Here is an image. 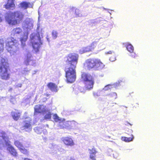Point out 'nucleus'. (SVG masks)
Wrapping results in <instances>:
<instances>
[{
    "label": "nucleus",
    "mask_w": 160,
    "mask_h": 160,
    "mask_svg": "<svg viewBox=\"0 0 160 160\" xmlns=\"http://www.w3.org/2000/svg\"><path fill=\"white\" fill-rule=\"evenodd\" d=\"M1 16H2V15L0 13V22L2 21Z\"/></svg>",
    "instance_id": "4c0bfd02"
},
{
    "label": "nucleus",
    "mask_w": 160,
    "mask_h": 160,
    "mask_svg": "<svg viewBox=\"0 0 160 160\" xmlns=\"http://www.w3.org/2000/svg\"><path fill=\"white\" fill-rule=\"evenodd\" d=\"M0 160H2L1 159H0Z\"/></svg>",
    "instance_id": "8fccbe9b"
},
{
    "label": "nucleus",
    "mask_w": 160,
    "mask_h": 160,
    "mask_svg": "<svg viewBox=\"0 0 160 160\" xmlns=\"http://www.w3.org/2000/svg\"><path fill=\"white\" fill-rule=\"evenodd\" d=\"M14 145L19 149L21 148H23V145L22 143L18 140H16L14 142Z\"/></svg>",
    "instance_id": "393cba45"
},
{
    "label": "nucleus",
    "mask_w": 160,
    "mask_h": 160,
    "mask_svg": "<svg viewBox=\"0 0 160 160\" xmlns=\"http://www.w3.org/2000/svg\"><path fill=\"white\" fill-rule=\"evenodd\" d=\"M14 7V0H8L7 4L5 5V8L7 9L12 10Z\"/></svg>",
    "instance_id": "f3484780"
},
{
    "label": "nucleus",
    "mask_w": 160,
    "mask_h": 160,
    "mask_svg": "<svg viewBox=\"0 0 160 160\" xmlns=\"http://www.w3.org/2000/svg\"><path fill=\"white\" fill-rule=\"evenodd\" d=\"M1 138H2L3 139V141H2V143L4 144L3 146L2 147V148L5 146H8L7 149L12 155L14 156H18V153L16 150L11 145L10 142L8 140V137L6 136L1 137Z\"/></svg>",
    "instance_id": "9d476101"
},
{
    "label": "nucleus",
    "mask_w": 160,
    "mask_h": 160,
    "mask_svg": "<svg viewBox=\"0 0 160 160\" xmlns=\"http://www.w3.org/2000/svg\"><path fill=\"white\" fill-rule=\"evenodd\" d=\"M23 17L22 13L19 11L14 13L9 12L5 15V19L10 25H14L21 20Z\"/></svg>",
    "instance_id": "423d86ee"
},
{
    "label": "nucleus",
    "mask_w": 160,
    "mask_h": 160,
    "mask_svg": "<svg viewBox=\"0 0 160 160\" xmlns=\"http://www.w3.org/2000/svg\"><path fill=\"white\" fill-rule=\"evenodd\" d=\"M39 26L37 28V32L33 33L30 36L31 42L32 43L34 51L36 53H38L39 51L41 45L42 44V40L43 38V32L41 29L40 32L39 31Z\"/></svg>",
    "instance_id": "20e7f679"
},
{
    "label": "nucleus",
    "mask_w": 160,
    "mask_h": 160,
    "mask_svg": "<svg viewBox=\"0 0 160 160\" xmlns=\"http://www.w3.org/2000/svg\"><path fill=\"white\" fill-rule=\"evenodd\" d=\"M20 150L21 152L24 154H28V152L26 149L24 148L23 146V148H20Z\"/></svg>",
    "instance_id": "7c9ffc66"
},
{
    "label": "nucleus",
    "mask_w": 160,
    "mask_h": 160,
    "mask_svg": "<svg viewBox=\"0 0 160 160\" xmlns=\"http://www.w3.org/2000/svg\"><path fill=\"white\" fill-rule=\"evenodd\" d=\"M48 147L51 149L55 150L57 148L58 146L54 143H50L48 145Z\"/></svg>",
    "instance_id": "c85d7f7f"
},
{
    "label": "nucleus",
    "mask_w": 160,
    "mask_h": 160,
    "mask_svg": "<svg viewBox=\"0 0 160 160\" xmlns=\"http://www.w3.org/2000/svg\"><path fill=\"white\" fill-rule=\"evenodd\" d=\"M62 140L66 145L72 146L74 144L73 140L71 138L66 137L64 138Z\"/></svg>",
    "instance_id": "dca6fc26"
},
{
    "label": "nucleus",
    "mask_w": 160,
    "mask_h": 160,
    "mask_svg": "<svg viewBox=\"0 0 160 160\" xmlns=\"http://www.w3.org/2000/svg\"><path fill=\"white\" fill-rule=\"evenodd\" d=\"M48 86L52 92H57L58 91L57 86L54 83H49L48 85Z\"/></svg>",
    "instance_id": "6ab92c4d"
},
{
    "label": "nucleus",
    "mask_w": 160,
    "mask_h": 160,
    "mask_svg": "<svg viewBox=\"0 0 160 160\" xmlns=\"http://www.w3.org/2000/svg\"><path fill=\"white\" fill-rule=\"evenodd\" d=\"M19 43L14 38L8 39L6 44V48L11 56L15 55L18 50Z\"/></svg>",
    "instance_id": "1a4fd4ad"
},
{
    "label": "nucleus",
    "mask_w": 160,
    "mask_h": 160,
    "mask_svg": "<svg viewBox=\"0 0 160 160\" xmlns=\"http://www.w3.org/2000/svg\"><path fill=\"white\" fill-rule=\"evenodd\" d=\"M13 118L15 120H17L19 118L20 114L19 113L12 112L11 113Z\"/></svg>",
    "instance_id": "5701e85b"
},
{
    "label": "nucleus",
    "mask_w": 160,
    "mask_h": 160,
    "mask_svg": "<svg viewBox=\"0 0 160 160\" xmlns=\"http://www.w3.org/2000/svg\"><path fill=\"white\" fill-rule=\"evenodd\" d=\"M126 48L128 51L130 52H133L134 51V48L131 44H128L127 45Z\"/></svg>",
    "instance_id": "b1692460"
},
{
    "label": "nucleus",
    "mask_w": 160,
    "mask_h": 160,
    "mask_svg": "<svg viewBox=\"0 0 160 160\" xmlns=\"http://www.w3.org/2000/svg\"><path fill=\"white\" fill-rule=\"evenodd\" d=\"M3 137H6L5 134L3 135L2 136H0V149H1L2 148V147L3 146L4 144L2 143V141H3V139L2 138H1V137L2 138Z\"/></svg>",
    "instance_id": "72a5a7b5"
},
{
    "label": "nucleus",
    "mask_w": 160,
    "mask_h": 160,
    "mask_svg": "<svg viewBox=\"0 0 160 160\" xmlns=\"http://www.w3.org/2000/svg\"><path fill=\"white\" fill-rule=\"evenodd\" d=\"M33 23V20L29 18H26L22 23V27L23 29L26 30L27 31V32L24 33L23 35L20 38L21 46L23 49L26 46L25 42L28 38V30L32 28Z\"/></svg>",
    "instance_id": "39448f33"
},
{
    "label": "nucleus",
    "mask_w": 160,
    "mask_h": 160,
    "mask_svg": "<svg viewBox=\"0 0 160 160\" xmlns=\"http://www.w3.org/2000/svg\"><path fill=\"white\" fill-rule=\"evenodd\" d=\"M35 114L37 113L43 112L46 111L45 106L43 105H37L34 107Z\"/></svg>",
    "instance_id": "4468645a"
},
{
    "label": "nucleus",
    "mask_w": 160,
    "mask_h": 160,
    "mask_svg": "<svg viewBox=\"0 0 160 160\" xmlns=\"http://www.w3.org/2000/svg\"><path fill=\"white\" fill-rule=\"evenodd\" d=\"M133 58H135V56H134L133 57Z\"/></svg>",
    "instance_id": "de8ad7c7"
},
{
    "label": "nucleus",
    "mask_w": 160,
    "mask_h": 160,
    "mask_svg": "<svg viewBox=\"0 0 160 160\" xmlns=\"http://www.w3.org/2000/svg\"><path fill=\"white\" fill-rule=\"evenodd\" d=\"M132 130H130V133L131 137L129 138L126 137H122V140L125 142H129L132 141L133 139V137L132 134Z\"/></svg>",
    "instance_id": "aec40b11"
},
{
    "label": "nucleus",
    "mask_w": 160,
    "mask_h": 160,
    "mask_svg": "<svg viewBox=\"0 0 160 160\" xmlns=\"http://www.w3.org/2000/svg\"><path fill=\"white\" fill-rule=\"evenodd\" d=\"M107 53V54H112V51H109Z\"/></svg>",
    "instance_id": "58836bf2"
},
{
    "label": "nucleus",
    "mask_w": 160,
    "mask_h": 160,
    "mask_svg": "<svg viewBox=\"0 0 160 160\" xmlns=\"http://www.w3.org/2000/svg\"><path fill=\"white\" fill-rule=\"evenodd\" d=\"M52 114L50 112H46L45 115L44 116V119H45L50 120L51 118Z\"/></svg>",
    "instance_id": "bb28decb"
},
{
    "label": "nucleus",
    "mask_w": 160,
    "mask_h": 160,
    "mask_svg": "<svg viewBox=\"0 0 160 160\" xmlns=\"http://www.w3.org/2000/svg\"><path fill=\"white\" fill-rule=\"evenodd\" d=\"M78 93H79V92H78V93H77V92H76L75 93V94H78Z\"/></svg>",
    "instance_id": "a18cd8bd"
},
{
    "label": "nucleus",
    "mask_w": 160,
    "mask_h": 160,
    "mask_svg": "<svg viewBox=\"0 0 160 160\" xmlns=\"http://www.w3.org/2000/svg\"><path fill=\"white\" fill-rule=\"evenodd\" d=\"M70 160H75L73 158H71Z\"/></svg>",
    "instance_id": "37998d69"
},
{
    "label": "nucleus",
    "mask_w": 160,
    "mask_h": 160,
    "mask_svg": "<svg viewBox=\"0 0 160 160\" xmlns=\"http://www.w3.org/2000/svg\"><path fill=\"white\" fill-rule=\"evenodd\" d=\"M2 98H1V97H0V101L1 100V99H2Z\"/></svg>",
    "instance_id": "c03bdc74"
},
{
    "label": "nucleus",
    "mask_w": 160,
    "mask_h": 160,
    "mask_svg": "<svg viewBox=\"0 0 160 160\" xmlns=\"http://www.w3.org/2000/svg\"><path fill=\"white\" fill-rule=\"evenodd\" d=\"M17 86H18V87H19L21 88L22 87V84H18L17 85Z\"/></svg>",
    "instance_id": "e433bc0d"
},
{
    "label": "nucleus",
    "mask_w": 160,
    "mask_h": 160,
    "mask_svg": "<svg viewBox=\"0 0 160 160\" xmlns=\"http://www.w3.org/2000/svg\"><path fill=\"white\" fill-rule=\"evenodd\" d=\"M24 160H32L30 159H28V158H26L24 159Z\"/></svg>",
    "instance_id": "ea45409f"
},
{
    "label": "nucleus",
    "mask_w": 160,
    "mask_h": 160,
    "mask_svg": "<svg viewBox=\"0 0 160 160\" xmlns=\"http://www.w3.org/2000/svg\"><path fill=\"white\" fill-rule=\"evenodd\" d=\"M34 130L35 132L38 134H41L42 131V129L39 127L35 128Z\"/></svg>",
    "instance_id": "cd10ccee"
},
{
    "label": "nucleus",
    "mask_w": 160,
    "mask_h": 160,
    "mask_svg": "<svg viewBox=\"0 0 160 160\" xmlns=\"http://www.w3.org/2000/svg\"><path fill=\"white\" fill-rule=\"evenodd\" d=\"M90 151V158L92 160H96V154L97 152L95 148H92L91 149H89Z\"/></svg>",
    "instance_id": "a211bd4d"
},
{
    "label": "nucleus",
    "mask_w": 160,
    "mask_h": 160,
    "mask_svg": "<svg viewBox=\"0 0 160 160\" xmlns=\"http://www.w3.org/2000/svg\"><path fill=\"white\" fill-rule=\"evenodd\" d=\"M111 98H113L114 99H116L117 97V94L116 92H113L108 95Z\"/></svg>",
    "instance_id": "2f4dec72"
},
{
    "label": "nucleus",
    "mask_w": 160,
    "mask_h": 160,
    "mask_svg": "<svg viewBox=\"0 0 160 160\" xmlns=\"http://www.w3.org/2000/svg\"><path fill=\"white\" fill-rule=\"evenodd\" d=\"M29 72V71L27 68H24L22 71V73L25 75L28 74Z\"/></svg>",
    "instance_id": "473e14b6"
},
{
    "label": "nucleus",
    "mask_w": 160,
    "mask_h": 160,
    "mask_svg": "<svg viewBox=\"0 0 160 160\" xmlns=\"http://www.w3.org/2000/svg\"><path fill=\"white\" fill-rule=\"evenodd\" d=\"M31 121L30 118H26L22 124L21 129L28 132H30L32 130Z\"/></svg>",
    "instance_id": "9b49d317"
},
{
    "label": "nucleus",
    "mask_w": 160,
    "mask_h": 160,
    "mask_svg": "<svg viewBox=\"0 0 160 160\" xmlns=\"http://www.w3.org/2000/svg\"><path fill=\"white\" fill-rule=\"evenodd\" d=\"M12 90V88H11V89H10V90Z\"/></svg>",
    "instance_id": "09e8293b"
},
{
    "label": "nucleus",
    "mask_w": 160,
    "mask_h": 160,
    "mask_svg": "<svg viewBox=\"0 0 160 160\" xmlns=\"http://www.w3.org/2000/svg\"><path fill=\"white\" fill-rule=\"evenodd\" d=\"M58 33L56 31H53L52 33V38L53 39H55L58 37Z\"/></svg>",
    "instance_id": "c756f323"
},
{
    "label": "nucleus",
    "mask_w": 160,
    "mask_h": 160,
    "mask_svg": "<svg viewBox=\"0 0 160 160\" xmlns=\"http://www.w3.org/2000/svg\"><path fill=\"white\" fill-rule=\"evenodd\" d=\"M14 100V99H11V100L10 101H11V102H13V101Z\"/></svg>",
    "instance_id": "a19ab883"
},
{
    "label": "nucleus",
    "mask_w": 160,
    "mask_h": 160,
    "mask_svg": "<svg viewBox=\"0 0 160 160\" xmlns=\"http://www.w3.org/2000/svg\"><path fill=\"white\" fill-rule=\"evenodd\" d=\"M84 66L89 70L94 68L99 70L103 68L104 65L100 59L90 58L86 60Z\"/></svg>",
    "instance_id": "0eeeda50"
},
{
    "label": "nucleus",
    "mask_w": 160,
    "mask_h": 160,
    "mask_svg": "<svg viewBox=\"0 0 160 160\" xmlns=\"http://www.w3.org/2000/svg\"><path fill=\"white\" fill-rule=\"evenodd\" d=\"M110 60H111V58H110ZM113 60H112V61H113Z\"/></svg>",
    "instance_id": "49530a36"
},
{
    "label": "nucleus",
    "mask_w": 160,
    "mask_h": 160,
    "mask_svg": "<svg viewBox=\"0 0 160 160\" xmlns=\"http://www.w3.org/2000/svg\"><path fill=\"white\" fill-rule=\"evenodd\" d=\"M81 78L82 80L84 82L85 89L81 92L84 93L86 90H90L92 89L93 87L94 81L93 78L90 74L83 73L82 74Z\"/></svg>",
    "instance_id": "6e6552de"
},
{
    "label": "nucleus",
    "mask_w": 160,
    "mask_h": 160,
    "mask_svg": "<svg viewBox=\"0 0 160 160\" xmlns=\"http://www.w3.org/2000/svg\"><path fill=\"white\" fill-rule=\"evenodd\" d=\"M75 13L79 17L80 12L79 9H76L75 10Z\"/></svg>",
    "instance_id": "c9c22d12"
},
{
    "label": "nucleus",
    "mask_w": 160,
    "mask_h": 160,
    "mask_svg": "<svg viewBox=\"0 0 160 160\" xmlns=\"http://www.w3.org/2000/svg\"><path fill=\"white\" fill-rule=\"evenodd\" d=\"M4 40L0 39V74L2 79L7 80L9 78V74L8 72V68L7 60L1 57V53L4 49Z\"/></svg>",
    "instance_id": "f03ea898"
},
{
    "label": "nucleus",
    "mask_w": 160,
    "mask_h": 160,
    "mask_svg": "<svg viewBox=\"0 0 160 160\" xmlns=\"http://www.w3.org/2000/svg\"><path fill=\"white\" fill-rule=\"evenodd\" d=\"M79 55L75 53L69 54L66 58L67 66L65 71L68 82L73 83L75 80L76 74L75 68L77 63Z\"/></svg>",
    "instance_id": "f257e3e1"
},
{
    "label": "nucleus",
    "mask_w": 160,
    "mask_h": 160,
    "mask_svg": "<svg viewBox=\"0 0 160 160\" xmlns=\"http://www.w3.org/2000/svg\"><path fill=\"white\" fill-rule=\"evenodd\" d=\"M22 29L20 28H14L12 31L11 35L15 38H19L21 34L22 33Z\"/></svg>",
    "instance_id": "ddd939ff"
},
{
    "label": "nucleus",
    "mask_w": 160,
    "mask_h": 160,
    "mask_svg": "<svg viewBox=\"0 0 160 160\" xmlns=\"http://www.w3.org/2000/svg\"><path fill=\"white\" fill-rule=\"evenodd\" d=\"M25 63L26 65H30L34 66L36 63V61L33 59L31 53L28 52L27 54L26 58L25 60Z\"/></svg>",
    "instance_id": "f8f14e48"
},
{
    "label": "nucleus",
    "mask_w": 160,
    "mask_h": 160,
    "mask_svg": "<svg viewBox=\"0 0 160 160\" xmlns=\"http://www.w3.org/2000/svg\"><path fill=\"white\" fill-rule=\"evenodd\" d=\"M91 49L89 46L82 48V53L86 52L92 51Z\"/></svg>",
    "instance_id": "a878e982"
},
{
    "label": "nucleus",
    "mask_w": 160,
    "mask_h": 160,
    "mask_svg": "<svg viewBox=\"0 0 160 160\" xmlns=\"http://www.w3.org/2000/svg\"><path fill=\"white\" fill-rule=\"evenodd\" d=\"M111 86V85L108 84L103 89L105 90H108L110 89H111V88H110V87Z\"/></svg>",
    "instance_id": "f704fd0d"
},
{
    "label": "nucleus",
    "mask_w": 160,
    "mask_h": 160,
    "mask_svg": "<svg viewBox=\"0 0 160 160\" xmlns=\"http://www.w3.org/2000/svg\"><path fill=\"white\" fill-rule=\"evenodd\" d=\"M47 39L48 41V42H49V38H48L47 37Z\"/></svg>",
    "instance_id": "79ce46f5"
},
{
    "label": "nucleus",
    "mask_w": 160,
    "mask_h": 160,
    "mask_svg": "<svg viewBox=\"0 0 160 160\" xmlns=\"http://www.w3.org/2000/svg\"><path fill=\"white\" fill-rule=\"evenodd\" d=\"M99 39H97L95 41L92 42L89 46L90 47L91 50L94 49L96 47L99 41Z\"/></svg>",
    "instance_id": "4be33fe9"
},
{
    "label": "nucleus",
    "mask_w": 160,
    "mask_h": 160,
    "mask_svg": "<svg viewBox=\"0 0 160 160\" xmlns=\"http://www.w3.org/2000/svg\"><path fill=\"white\" fill-rule=\"evenodd\" d=\"M19 6L24 9H26L28 8L32 7L33 4L29 2H22L19 4Z\"/></svg>",
    "instance_id": "2eb2a0df"
},
{
    "label": "nucleus",
    "mask_w": 160,
    "mask_h": 160,
    "mask_svg": "<svg viewBox=\"0 0 160 160\" xmlns=\"http://www.w3.org/2000/svg\"><path fill=\"white\" fill-rule=\"evenodd\" d=\"M4 40L0 39V74L2 79L7 80L9 78V74L8 72V68L7 60L1 57V53L4 49Z\"/></svg>",
    "instance_id": "7ed1b4c3"
},
{
    "label": "nucleus",
    "mask_w": 160,
    "mask_h": 160,
    "mask_svg": "<svg viewBox=\"0 0 160 160\" xmlns=\"http://www.w3.org/2000/svg\"><path fill=\"white\" fill-rule=\"evenodd\" d=\"M53 118L56 122H58L59 124L62 123L63 120L58 116L57 114H54L53 115Z\"/></svg>",
    "instance_id": "412c9836"
}]
</instances>
